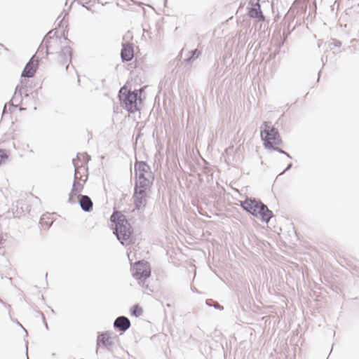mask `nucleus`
Instances as JSON below:
<instances>
[{
	"label": "nucleus",
	"mask_w": 359,
	"mask_h": 359,
	"mask_svg": "<svg viewBox=\"0 0 359 359\" xmlns=\"http://www.w3.org/2000/svg\"><path fill=\"white\" fill-rule=\"evenodd\" d=\"M78 82H79V83L80 82L79 76H78Z\"/></svg>",
	"instance_id": "obj_34"
},
{
	"label": "nucleus",
	"mask_w": 359,
	"mask_h": 359,
	"mask_svg": "<svg viewBox=\"0 0 359 359\" xmlns=\"http://www.w3.org/2000/svg\"><path fill=\"white\" fill-rule=\"evenodd\" d=\"M65 13V11L57 17V20L58 21V26H60V24L62 22V20H64L65 17L67 15V13H65L64 17L62 18V15Z\"/></svg>",
	"instance_id": "obj_26"
},
{
	"label": "nucleus",
	"mask_w": 359,
	"mask_h": 359,
	"mask_svg": "<svg viewBox=\"0 0 359 359\" xmlns=\"http://www.w3.org/2000/svg\"><path fill=\"white\" fill-rule=\"evenodd\" d=\"M133 276L139 281L140 285H142V287H147L148 285H145L144 283L151 276V269L148 262L144 261L136 262L133 269Z\"/></svg>",
	"instance_id": "obj_7"
},
{
	"label": "nucleus",
	"mask_w": 359,
	"mask_h": 359,
	"mask_svg": "<svg viewBox=\"0 0 359 359\" xmlns=\"http://www.w3.org/2000/svg\"><path fill=\"white\" fill-rule=\"evenodd\" d=\"M249 4L251 6V7L257 6H260L259 0H250Z\"/></svg>",
	"instance_id": "obj_25"
},
{
	"label": "nucleus",
	"mask_w": 359,
	"mask_h": 359,
	"mask_svg": "<svg viewBox=\"0 0 359 359\" xmlns=\"http://www.w3.org/2000/svg\"><path fill=\"white\" fill-rule=\"evenodd\" d=\"M121 57L123 61L129 62L134 57V50L132 43H126L123 45Z\"/></svg>",
	"instance_id": "obj_15"
},
{
	"label": "nucleus",
	"mask_w": 359,
	"mask_h": 359,
	"mask_svg": "<svg viewBox=\"0 0 359 359\" xmlns=\"http://www.w3.org/2000/svg\"><path fill=\"white\" fill-rule=\"evenodd\" d=\"M83 158L82 159V163L81 164V165H79L76 162V160L75 159H73L72 162L74 163H74L78 165L79 167V169L80 170L81 172H87V168L86 166V165L88 163V162L90 161V156H88L87 154H83L81 155Z\"/></svg>",
	"instance_id": "obj_19"
},
{
	"label": "nucleus",
	"mask_w": 359,
	"mask_h": 359,
	"mask_svg": "<svg viewBox=\"0 0 359 359\" xmlns=\"http://www.w3.org/2000/svg\"><path fill=\"white\" fill-rule=\"evenodd\" d=\"M142 309L138 305H135L131 310V313L136 317H139L142 314Z\"/></svg>",
	"instance_id": "obj_21"
},
{
	"label": "nucleus",
	"mask_w": 359,
	"mask_h": 359,
	"mask_svg": "<svg viewBox=\"0 0 359 359\" xmlns=\"http://www.w3.org/2000/svg\"><path fill=\"white\" fill-rule=\"evenodd\" d=\"M332 44L336 47H340L341 46V42L337 39H332Z\"/></svg>",
	"instance_id": "obj_27"
},
{
	"label": "nucleus",
	"mask_w": 359,
	"mask_h": 359,
	"mask_svg": "<svg viewBox=\"0 0 359 359\" xmlns=\"http://www.w3.org/2000/svg\"><path fill=\"white\" fill-rule=\"evenodd\" d=\"M183 52H184V49L182 50L181 55H182Z\"/></svg>",
	"instance_id": "obj_33"
},
{
	"label": "nucleus",
	"mask_w": 359,
	"mask_h": 359,
	"mask_svg": "<svg viewBox=\"0 0 359 359\" xmlns=\"http://www.w3.org/2000/svg\"><path fill=\"white\" fill-rule=\"evenodd\" d=\"M206 304L208 306H213L215 309H219L220 311H222L224 309V307L222 306H221L219 304H218L217 302L215 303L214 304H209V301L207 300L206 301Z\"/></svg>",
	"instance_id": "obj_23"
},
{
	"label": "nucleus",
	"mask_w": 359,
	"mask_h": 359,
	"mask_svg": "<svg viewBox=\"0 0 359 359\" xmlns=\"http://www.w3.org/2000/svg\"><path fill=\"white\" fill-rule=\"evenodd\" d=\"M74 180L72 184V189L69 194L68 201L71 203H75L74 198L79 193H81L83 189V184L86 182L87 177L82 180V175L80 172L78 165L74 162Z\"/></svg>",
	"instance_id": "obj_8"
},
{
	"label": "nucleus",
	"mask_w": 359,
	"mask_h": 359,
	"mask_svg": "<svg viewBox=\"0 0 359 359\" xmlns=\"http://www.w3.org/2000/svg\"><path fill=\"white\" fill-rule=\"evenodd\" d=\"M22 90H24L22 87L19 86L16 87L13 98L11 100L12 104H9L10 107H16L18 104L20 102L22 95Z\"/></svg>",
	"instance_id": "obj_16"
},
{
	"label": "nucleus",
	"mask_w": 359,
	"mask_h": 359,
	"mask_svg": "<svg viewBox=\"0 0 359 359\" xmlns=\"http://www.w3.org/2000/svg\"><path fill=\"white\" fill-rule=\"evenodd\" d=\"M292 166V163H290L287 165V166L286 167V168L280 173V174H283L285 172H286L287 170H290Z\"/></svg>",
	"instance_id": "obj_28"
},
{
	"label": "nucleus",
	"mask_w": 359,
	"mask_h": 359,
	"mask_svg": "<svg viewBox=\"0 0 359 359\" xmlns=\"http://www.w3.org/2000/svg\"><path fill=\"white\" fill-rule=\"evenodd\" d=\"M114 224V233L123 245H128L133 242V228L126 216L119 211H114L110 217Z\"/></svg>",
	"instance_id": "obj_1"
},
{
	"label": "nucleus",
	"mask_w": 359,
	"mask_h": 359,
	"mask_svg": "<svg viewBox=\"0 0 359 359\" xmlns=\"http://www.w3.org/2000/svg\"><path fill=\"white\" fill-rule=\"evenodd\" d=\"M250 17L253 18H257L259 20H264V16L262 12L261 6L250 7L248 11Z\"/></svg>",
	"instance_id": "obj_17"
},
{
	"label": "nucleus",
	"mask_w": 359,
	"mask_h": 359,
	"mask_svg": "<svg viewBox=\"0 0 359 359\" xmlns=\"http://www.w3.org/2000/svg\"><path fill=\"white\" fill-rule=\"evenodd\" d=\"M150 188H142L140 186H135L133 201L135 208L138 210H144L147 204L149 198L148 191Z\"/></svg>",
	"instance_id": "obj_9"
},
{
	"label": "nucleus",
	"mask_w": 359,
	"mask_h": 359,
	"mask_svg": "<svg viewBox=\"0 0 359 359\" xmlns=\"http://www.w3.org/2000/svg\"><path fill=\"white\" fill-rule=\"evenodd\" d=\"M261 137L266 148L273 147L282 143L279 133L276 128L271 126V123L265 121L261 126Z\"/></svg>",
	"instance_id": "obj_6"
},
{
	"label": "nucleus",
	"mask_w": 359,
	"mask_h": 359,
	"mask_svg": "<svg viewBox=\"0 0 359 359\" xmlns=\"http://www.w3.org/2000/svg\"><path fill=\"white\" fill-rule=\"evenodd\" d=\"M6 109H7V104H5L4 107V110H3V113L4 114L6 111Z\"/></svg>",
	"instance_id": "obj_30"
},
{
	"label": "nucleus",
	"mask_w": 359,
	"mask_h": 359,
	"mask_svg": "<svg viewBox=\"0 0 359 359\" xmlns=\"http://www.w3.org/2000/svg\"><path fill=\"white\" fill-rule=\"evenodd\" d=\"M77 158H78V159L79 160L81 157L78 155V156H77Z\"/></svg>",
	"instance_id": "obj_35"
},
{
	"label": "nucleus",
	"mask_w": 359,
	"mask_h": 359,
	"mask_svg": "<svg viewBox=\"0 0 359 359\" xmlns=\"http://www.w3.org/2000/svg\"><path fill=\"white\" fill-rule=\"evenodd\" d=\"M100 344L108 350H111L114 344L111 333L106 332L99 334L97 339V345L99 346Z\"/></svg>",
	"instance_id": "obj_13"
},
{
	"label": "nucleus",
	"mask_w": 359,
	"mask_h": 359,
	"mask_svg": "<svg viewBox=\"0 0 359 359\" xmlns=\"http://www.w3.org/2000/svg\"><path fill=\"white\" fill-rule=\"evenodd\" d=\"M241 207L252 216L269 223L273 214L260 200L247 197L245 201H240Z\"/></svg>",
	"instance_id": "obj_2"
},
{
	"label": "nucleus",
	"mask_w": 359,
	"mask_h": 359,
	"mask_svg": "<svg viewBox=\"0 0 359 359\" xmlns=\"http://www.w3.org/2000/svg\"><path fill=\"white\" fill-rule=\"evenodd\" d=\"M135 186L142 188H150L154 177L149 165L144 161H139L135 164Z\"/></svg>",
	"instance_id": "obj_4"
},
{
	"label": "nucleus",
	"mask_w": 359,
	"mask_h": 359,
	"mask_svg": "<svg viewBox=\"0 0 359 359\" xmlns=\"http://www.w3.org/2000/svg\"><path fill=\"white\" fill-rule=\"evenodd\" d=\"M321 71L318 72V80H319V78H320V74Z\"/></svg>",
	"instance_id": "obj_31"
},
{
	"label": "nucleus",
	"mask_w": 359,
	"mask_h": 359,
	"mask_svg": "<svg viewBox=\"0 0 359 359\" xmlns=\"http://www.w3.org/2000/svg\"><path fill=\"white\" fill-rule=\"evenodd\" d=\"M201 54V52L198 50L197 48L189 51L187 53V57L184 58L182 61V64H187L193 62L195 59H197Z\"/></svg>",
	"instance_id": "obj_18"
},
{
	"label": "nucleus",
	"mask_w": 359,
	"mask_h": 359,
	"mask_svg": "<svg viewBox=\"0 0 359 359\" xmlns=\"http://www.w3.org/2000/svg\"><path fill=\"white\" fill-rule=\"evenodd\" d=\"M23 330L27 332V330L25 328H23Z\"/></svg>",
	"instance_id": "obj_37"
},
{
	"label": "nucleus",
	"mask_w": 359,
	"mask_h": 359,
	"mask_svg": "<svg viewBox=\"0 0 359 359\" xmlns=\"http://www.w3.org/2000/svg\"><path fill=\"white\" fill-rule=\"evenodd\" d=\"M8 158L6 152L4 150H0V165L1 163Z\"/></svg>",
	"instance_id": "obj_24"
},
{
	"label": "nucleus",
	"mask_w": 359,
	"mask_h": 359,
	"mask_svg": "<svg viewBox=\"0 0 359 359\" xmlns=\"http://www.w3.org/2000/svg\"><path fill=\"white\" fill-rule=\"evenodd\" d=\"M53 223V221L46 220V215H43L40 219V224L43 228L48 229Z\"/></svg>",
	"instance_id": "obj_20"
},
{
	"label": "nucleus",
	"mask_w": 359,
	"mask_h": 359,
	"mask_svg": "<svg viewBox=\"0 0 359 359\" xmlns=\"http://www.w3.org/2000/svg\"><path fill=\"white\" fill-rule=\"evenodd\" d=\"M23 330L27 332V330L25 328H23Z\"/></svg>",
	"instance_id": "obj_36"
},
{
	"label": "nucleus",
	"mask_w": 359,
	"mask_h": 359,
	"mask_svg": "<svg viewBox=\"0 0 359 359\" xmlns=\"http://www.w3.org/2000/svg\"><path fill=\"white\" fill-rule=\"evenodd\" d=\"M38 67V60H34L32 57L25 65L24 70L22 72V76L26 78H32L34 76Z\"/></svg>",
	"instance_id": "obj_11"
},
{
	"label": "nucleus",
	"mask_w": 359,
	"mask_h": 359,
	"mask_svg": "<svg viewBox=\"0 0 359 359\" xmlns=\"http://www.w3.org/2000/svg\"><path fill=\"white\" fill-rule=\"evenodd\" d=\"M72 50L69 46H63L61 47L60 51L58 55L59 62L62 65H66V69L67 70L69 64L72 62Z\"/></svg>",
	"instance_id": "obj_10"
},
{
	"label": "nucleus",
	"mask_w": 359,
	"mask_h": 359,
	"mask_svg": "<svg viewBox=\"0 0 359 359\" xmlns=\"http://www.w3.org/2000/svg\"><path fill=\"white\" fill-rule=\"evenodd\" d=\"M1 243V235L0 234V244Z\"/></svg>",
	"instance_id": "obj_32"
},
{
	"label": "nucleus",
	"mask_w": 359,
	"mask_h": 359,
	"mask_svg": "<svg viewBox=\"0 0 359 359\" xmlns=\"http://www.w3.org/2000/svg\"><path fill=\"white\" fill-rule=\"evenodd\" d=\"M268 149H272L273 151H276L279 152L280 154H285L290 158H292L291 156L287 152L285 151L284 150H283L282 149H280L279 147H275V144L273 145V147H269Z\"/></svg>",
	"instance_id": "obj_22"
},
{
	"label": "nucleus",
	"mask_w": 359,
	"mask_h": 359,
	"mask_svg": "<svg viewBox=\"0 0 359 359\" xmlns=\"http://www.w3.org/2000/svg\"><path fill=\"white\" fill-rule=\"evenodd\" d=\"M130 321L128 318L121 316L117 317L114 322V327L121 332H125L130 327Z\"/></svg>",
	"instance_id": "obj_12"
},
{
	"label": "nucleus",
	"mask_w": 359,
	"mask_h": 359,
	"mask_svg": "<svg viewBox=\"0 0 359 359\" xmlns=\"http://www.w3.org/2000/svg\"><path fill=\"white\" fill-rule=\"evenodd\" d=\"M57 30L55 29L50 30L44 37L38 49L39 52H42L45 50L46 55L57 52L58 48L62 44L63 42L69 43L70 41L64 36H57L56 35Z\"/></svg>",
	"instance_id": "obj_3"
},
{
	"label": "nucleus",
	"mask_w": 359,
	"mask_h": 359,
	"mask_svg": "<svg viewBox=\"0 0 359 359\" xmlns=\"http://www.w3.org/2000/svg\"><path fill=\"white\" fill-rule=\"evenodd\" d=\"M23 330L27 332V330L25 328H23Z\"/></svg>",
	"instance_id": "obj_38"
},
{
	"label": "nucleus",
	"mask_w": 359,
	"mask_h": 359,
	"mask_svg": "<svg viewBox=\"0 0 359 359\" xmlns=\"http://www.w3.org/2000/svg\"><path fill=\"white\" fill-rule=\"evenodd\" d=\"M137 90L131 91L126 87H122L118 92V98L122 107L130 113L138 110L137 100L140 97Z\"/></svg>",
	"instance_id": "obj_5"
},
{
	"label": "nucleus",
	"mask_w": 359,
	"mask_h": 359,
	"mask_svg": "<svg viewBox=\"0 0 359 359\" xmlns=\"http://www.w3.org/2000/svg\"><path fill=\"white\" fill-rule=\"evenodd\" d=\"M42 318H43V321H44V324H45V327H46V329H48V324H47V323L45 321V317H44L43 314H42Z\"/></svg>",
	"instance_id": "obj_29"
},
{
	"label": "nucleus",
	"mask_w": 359,
	"mask_h": 359,
	"mask_svg": "<svg viewBox=\"0 0 359 359\" xmlns=\"http://www.w3.org/2000/svg\"><path fill=\"white\" fill-rule=\"evenodd\" d=\"M78 202L83 211L89 212L93 210V201L88 196L78 195Z\"/></svg>",
	"instance_id": "obj_14"
}]
</instances>
